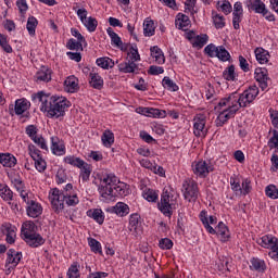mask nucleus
Segmentation results:
<instances>
[{"mask_svg": "<svg viewBox=\"0 0 278 278\" xmlns=\"http://www.w3.org/2000/svg\"><path fill=\"white\" fill-rule=\"evenodd\" d=\"M98 190L102 201L108 203L114 201L115 197H127L129 185L118 180L114 174H106L101 178Z\"/></svg>", "mask_w": 278, "mask_h": 278, "instance_id": "1", "label": "nucleus"}, {"mask_svg": "<svg viewBox=\"0 0 278 278\" xmlns=\"http://www.w3.org/2000/svg\"><path fill=\"white\" fill-rule=\"evenodd\" d=\"M35 99L41 103L40 111L47 112L48 118H60L66 114L71 102L64 97L48 96L45 91H39Z\"/></svg>", "mask_w": 278, "mask_h": 278, "instance_id": "2", "label": "nucleus"}, {"mask_svg": "<svg viewBox=\"0 0 278 278\" xmlns=\"http://www.w3.org/2000/svg\"><path fill=\"white\" fill-rule=\"evenodd\" d=\"M49 199L55 214H60L64 210V203L72 207L79 204V197H77L75 189H73V184H67L63 190L53 189Z\"/></svg>", "mask_w": 278, "mask_h": 278, "instance_id": "3", "label": "nucleus"}, {"mask_svg": "<svg viewBox=\"0 0 278 278\" xmlns=\"http://www.w3.org/2000/svg\"><path fill=\"white\" fill-rule=\"evenodd\" d=\"M21 238L31 249L42 247L46 240L42 235L38 233V226L31 220L25 222L21 228Z\"/></svg>", "mask_w": 278, "mask_h": 278, "instance_id": "4", "label": "nucleus"}, {"mask_svg": "<svg viewBox=\"0 0 278 278\" xmlns=\"http://www.w3.org/2000/svg\"><path fill=\"white\" fill-rule=\"evenodd\" d=\"M175 203L176 200L174 199L173 192L168 191V189H164L161 201L157 204L160 212L170 218L173 216V210H175Z\"/></svg>", "mask_w": 278, "mask_h": 278, "instance_id": "5", "label": "nucleus"}, {"mask_svg": "<svg viewBox=\"0 0 278 278\" xmlns=\"http://www.w3.org/2000/svg\"><path fill=\"white\" fill-rule=\"evenodd\" d=\"M185 201L189 203H194L199 199V184L192 179H186L182 182L181 189Z\"/></svg>", "mask_w": 278, "mask_h": 278, "instance_id": "6", "label": "nucleus"}, {"mask_svg": "<svg viewBox=\"0 0 278 278\" xmlns=\"http://www.w3.org/2000/svg\"><path fill=\"white\" fill-rule=\"evenodd\" d=\"M240 93L232 92L228 97L222 99L218 102V108H227V112H230V114H237L238 110H240Z\"/></svg>", "mask_w": 278, "mask_h": 278, "instance_id": "7", "label": "nucleus"}, {"mask_svg": "<svg viewBox=\"0 0 278 278\" xmlns=\"http://www.w3.org/2000/svg\"><path fill=\"white\" fill-rule=\"evenodd\" d=\"M130 60L128 62H122L118 64V71L121 73H136L138 71V64L136 62H139L140 54L138 53V49H130L129 52Z\"/></svg>", "mask_w": 278, "mask_h": 278, "instance_id": "8", "label": "nucleus"}, {"mask_svg": "<svg viewBox=\"0 0 278 278\" xmlns=\"http://www.w3.org/2000/svg\"><path fill=\"white\" fill-rule=\"evenodd\" d=\"M258 244L264 249H271L269 257L275 262H278V239L273 236H264L258 240Z\"/></svg>", "mask_w": 278, "mask_h": 278, "instance_id": "9", "label": "nucleus"}, {"mask_svg": "<svg viewBox=\"0 0 278 278\" xmlns=\"http://www.w3.org/2000/svg\"><path fill=\"white\" fill-rule=\"evenodd\" d=\"M257 94H260V88L255 85L250 86L242 93L239 94L241 102L239 103L240 108H247V105H251L257 99Z\"/></svg>", "mask_w": 278, "mask_h": 278, "instance_id": "10", "label": "nucleus"}, {"mask_svg": "<svg viewBox=\"0 0 278 278\" xmlns=\"http://www.w3.org/2000/svg\"><path fill=\"white\" fill-rule=\"evenodd\" d=\"M192 170L197 177H200V179H205L210 173H214V165L205 161H199L192 163Z\"/></svg>", "mask_w": 278, "mask_h": 278, "instance_id": "11", "label": "nucleus"}, {"mask_svg": "<svg viewBox=\"0 0 278 278\" xmlns=\"http://www.w3.org/2000/svg\"><path fill=\"white\" fill-rule=\"evenodd\" d=\"M29 108H31V103L27 101V99L22 98L15 101V105L11 104L9 106V113L11 116H14V114H16V116H21L22 114H25Z\"/></svg>", "mask_w": 278, "mask_h": 278, "instance_id": "12", "label": "nucleus"}, {"mask_svg": "<svg viewBox=\"0 0 278 278\" xmlns=\"http://www.w3.org/2000/svg\"><path fill=\"white\" fill-rule=\"evenodd\" d=\"M137 114H141L142 116H149L150 118H165L166 111H161L159 109L153 108H144L139 106L136 110Z\"/></svg>", "mask_w": 278, "mask_h": 278, "instance_id": "13", "label": "nucleus"}, {"mask_svg": "<svg viewBox=\"0 0 278 278\" xmlns=\"http://www.w3.org/2000/svg\"><path fill=\"white\" fill-rule=\"evenodd\" d=\"M254 75L256 81L260 84L261 90H266V88H268V81H270V77H268V70L265 67H258L255 70Z\"/></svg>", "mask_w": 278, "mask_h": 278, "instance_id": "14", "label": "nucleus"}, {"mask_svg": "<svg viewBox=\"0 0 278 278\" xmlns=\"http://www.w3.org/2000/svg\"><path fill=\"white\" fill-rule=\"evenodd\" d=\"M194 124H193V134L198 138H205V116L200 115L198 117H194Z\"/></svg>", "mask_w": 278, "mask_h": 278, "instance_id": "15", "label": "nucleus"}, {"mask_svg": "<svg viewBox=\"0 0 278 278\" xmlns=\"http://www.w3.org/2000/svg\"><path fill=\"white\" fill-rule=\"evenodd\" d=\"M26 214L29 218H38L42 215V204L35 200L26 206Z\"/></svg>", "mask_w": 278, "mask_h": 278, "instance_id": "16", "label": "nucleus"}, {"mask_svg": "<svg viewBox=\"0 0 278 278\" xmlns=\"http://www.w3.org/2000/svg\"><path fill=\"white\" fill-rule=\"evenodd\" d=\"M87 216L92 218L98 223V225H103L105 223V215L101 208H91L87 211Z\"/></svg>", "mask_w": 278, "mask_h": 278, "instance_id": "17", "label": "nucleus"}, {"mask_svg": "<svg viewBox=\"0 0 278 278\" xmlns=\"http://www.w3.org/2000/svg\"><path fill=\"white\" fill-rule=\"evenodd\" d=\"M89 77V84L91 88H94V90H103V78L101 77V75H99V73L90 72Z\"/></svg>", "mask_w": 278, "mask_h": 278, "instance_id": "18", "label": "nucleus"}, {"mask_svg": "<svg viewBox=\"0 0 278 278\" xmlns=\"http://www.w3.org/2000/svg\"><path fill=\"white\" fill-rule=\"evenodd\" d=\"M106 34L110 36L111 42H112V45H114V47H117L122 51H125L127 49V47H123V40L121 39L118 34H116L114 31V29L112 27H109L106 29Z\"/></svg>", "mask_w": 278, "mask_h": 278, "instance_id": "19", "label": "nucleus"}, {"mask_svg": "<svg viewBox=\"0 0 278 278\" xmlns=\"http://www.w3.org/2000/svg\"><path fill=\"white\" fill-rule=\"evenodd\" d=\"M8 258L7 264H12L14 268L18 266V263L21 262V258L23 257V254L20 252H16L14 249H10L8 251Z\"/></svg>", "mask_w": 278, "mask_h": 278, "instance_id": "20", "label": "nucleus"}, {"mask_svg": "<svg viewBox=\"0 0 278 278\" xmlns=\"http://www.w3.org/2000/svg\"><path fill=\"white\" fill-rule=\"evenodd\" d=\"M51 151L54 155H64L66 153V150L64 148V144L60 142V138L58 137H52L51 138Z\"/></svg>", "mask_w": 278, "mask_h": 278, "instance_id": "21", "label": "nucleus"}, {"mask_svg": "<svg viewBox=\"0 0 278 278\" xmlns=\"http://www.w3.org/2000/svg\"><path fill=\"white\" fill-rule=\"evenodd\" d=\"M0 164L7 168H14L16 166V157L10 153L0 154Z\"/></svg>", "mask_w": 278, "mask_h": 278, "instance_id": "22", "label": "nucleus"}, {"mask_svg": "<svg viewBox=\"0 0 278 278\" xmlns=\"http://www.w3.org/2000/svg\"><path fill=\"white\" fill-rule=\"evenodd\" d=\"M254 53L258 64H268V60H270V53L268 50L256 48Z\"/></svg>", "mask_w": 278, "mask_h": 278, "instance_id": "23", "label": "nucleus"}, {"mask_svg": "<svg viewBox=\"0 0 278 278\" xmlns=\"http://www.w3.org/2000/svg\"><path fill=\"white\" fill-rule=\"evenodd\" d=\"M250 268L252 270H256V273H266V262L258 257H253L250 261Z\"/></svg>", "mask_w": 278, "mask_h": 278, "instance_id": "24", "label": "nucleus"}, {"mask_svg": "<svg viewBox=\"0 0 278 278\" xmlns=\"http://www.w3.org/2000/svg\"><path fill=\"white\" fill-rule=\"evenodd\" d=\"M64 86L67 92H77L79 90V83L75 76H68L64 81Z\"/></svg>", "mask_w": 278, "mask_h": 278, "instance_id": "25", "label": "nucleus"}, {"mask_svg": "<svg viewBox=\"0 0 278 278\" xmlns=\"http://www.w3.org/2000/svg\"><path fill=\"white\" fill-rule=\"evenodd\" d=\"M235 116L236 114H231V111H227V109H225L215 119L216 127H223V125H225L229 118H233Z\"/></svg>", "mask_w": 278, "mask_h": 278, "instance_id": "26", "label": "nucleus"}, {"mask_svg": "<svg viewBox=\"0 0 278 278\" xmlns=\"http://www.w3.org/2000/svg\"><path fill=\"white\" fill-rule=\"evenodd\" d=\"M151 56L154 58L156 64H165L166 58L164 56V52L160 47L153 46L150 48Z\"/></svg>", "mask_w": 278, "mask_h": 278, "instance_id": "27", "label": "nucleus"}, {"mask_svg": "<svg viewBox=\"0 0 278 278\" xmlns=\"http://www.w3.org/2000/svg\"><path fill=\"white\" fill-rule=\"evenodd\" d=\"M143 35L149 38H151V36H155V22L149 17L143 22Z\"/></svg>", "mask_w": 278, "mask_h": 278, "instance_id": "28", "label": "nucleus"}, {"mask_svg": "<svg viewBox=\"0 0 278 278\" xmlns=\"http://www.w3.org/2000/svg\"><path fill=\"white\" fill-rule=\"evenodd\" d=\"M78 168L80 169L79 177L81 181H90V175H92V165L85 162Z\"/></svg>", "mask_w": 278, "mask_h": 278, "instance_id": "29", "label": "nucleus"}, {"mask_svg": "<svg viewBox=\"0 0 278 278\" xmlns=\"http://www.w3.org/2000/svg\"><path fill=\"white\" fill-rule=\"evenodd\" d=\"M113 214H116L117 216H127L129 214V205H127L124 202H117L113 207H112Z\"/></svg>", "mask_w": 278, "mask_h": 278, "instance_id": "30", "label": "nucleus"}, {"mask_svg": "<svg viewBox=\"0 0 278 278\" xmlns=\"http://www.w3.org/2000/svg\"><path fill=\"white\" fill-rule=\"evenodd\" d=\"M0 197L4 201H12L14 199V192L5 184H0Z\"/></svg>", "mask_w": 278, "mask_h": 278, "instance_id": "31", "label": "nucleus"}, {"mask_svg": "<svg viewBox=\"0 0 278 278\" xmlns=\"http://www.w3.org/2000/svg\"><path fill=\"white\" fill-rule=\"evenodd\" d=\"M190 25V17L186 14H178L176 18V27L177 29H182V31H186L188 29V26Z\"/></svg>", "mask_w": 278, "mask_h": 278, "instance_id": "32", "label": "nucleus"}, {"mask_svg": "<svg viewBox=\"0 0 278 278\" xmlns=\"http://www.w3.org/2000/svg\"><path fill=\"white\" fill-rule=\"evenodd\" d=\"M2 233L7 236L8 244H14L16 242V230L12 226H4L2 229Z\"/></svg>", "mask_w": 278, "mask_h": 278, "instance_id": "33", "label": "nucleus"}, {"mask_svg": "<svg viewBox=\"0 0 278 278\" xmlns=\"http://www.w3.org/2000/svg\"><path fill=\"white\" fill-rule=\"evenodd\" d=\"M63 162L70 164V166H74V168H80L86 161L75 155H67L63 159Z\"/></svg>", "mask_w": 278, "mask_h": 278, "instance_id": "34", "label": "nucleus"}, {"mask_svg": "<svg viewBox=\"0 0 278 278\" xmlns=\"http://www.w3.org/2000/svg\"><path fill=\"white\" fill-rule=\"evenodd\" d=\"M97 66H100V68H103L104 71H108L109 68H114V60L103 56L96 60Z\"/></svg>", "mask_w": 278, "mask_h": 278, "instance_id": "35", "label": "nucleus"}, {"mask_svg": "<svg viewBox=\"0 0 278 278\" xmlns=\"http://www.w3.org/2000/svg\"><path fill=\"white\" fill-rule=\"evenodd\" d=\"M138 225H140V215H138V213L131 214L128 225L129 231L131 233H138Z\"/></svg>", "mask_w": 278, "mask_h": 278, "instance_id": "36", "label": "nucleus"}, {"mask_svg": "<svg viewBox=\"0 0 278 278\" xmlns=\"http://www.w3.org/2000/svg\"><path fill=\"white\" fill-rule=\"evenodd\" d=\"M249 8L256 14H263V12L266 9V4H264V2H262V0H252L249 3Z\"/></svg>", "mask_w": 278, "mask_h": 278, "instance_id": "37", "label": "nucleus"}, {"mask_svg": "<svg viewBox=\"0 0 278 278\" xmlns=\"http://www.w3.org/2000/svg\"><path fill=\"white\" fill-rule=\"evenodd\" d=\"M210 37L206 34L195 36V39L192 41V47L198 49H203L207 45Z\"/></svg>", "mask_w": 278, "mask_h": 278, "instance_id": "38", "label": "nucleus"}, {"mask_svg": "<svg viewBox=\"0 0 278 278\" xmlns=\"http://www.w3.org/2000/svg\"><path fill=\"white\" fill-rule=\"evenodd\" d=\"M162 86L165 88V90H169V92H177V90H179V86H177L168 76L163 78Z\"/></svg>", "mask_w": 278, "mask_h": 278, "instance_id": "39", "label": "nucleus"}, {"mask_svg": "<svg viewBox=\"0 0 278 278\" xmlns=\"http://www.w3.org/2000/svg\"><path fill=\"white\" fill-rule=\"evenodd\" d=\"M223 77L226 79V81H236V77L238 75L236 74V66L230 65L223 72Z\"/></svg>", "mask_w": 278, "mask_h": 278, "instance_id": "40", "label": "nucleus"}, {"mask_svg": "<svg viewBox=\"0 0 278 278\" xmlns=\"http://www.w3.org/2000/svg\"><path fill=\"white\" fill-rule=\"evenodd\" d=\"M36 27H38V20L35 16H29L26 24L29 36H36Z\"/></svg>", "mask_w": 278, "mask_h": 278, "instance_id": "41", "label": "nucleus"}, {"mask_svg": "<svg viewBox=\"0 0 278 278\" xmlns=\"http://www.w3.org/2000/svg\"><path fill=\"white\" fill-rule=\"evenodd\" d=\"M101 140L106 148L112 147V144H114V132H112V130H104Z\"/></svg>", "mask_w": 278, "mask_h": 278, "instance_id": "42", "label": "nucleus"}, {"mask_svg": "<svg viewBox=\"0 0 278 278\" xmlns=\"http://www.w3.org/2000/svg\"><path fill=\"white\" fill-rule=\"evenodd\" d=\"M80 265L78 262H74L68 270H67V277L68 278H81V274H79Z\"/></svg>", "mask_w": 278, "mask_h": 278, "instance_id": "43", "label": "nucleus"}, {"mask_svg": "<svg viewBox=\"0 0 278 278\" xmlns=\"http://www.w3.org/2000/svg\"><path fill=\"white\" fill-rule=\"evenodd\" d=\"M84 41L70 39L66 43V47L70 49V51H84Z\"/></svg>", "mask_w": 278, "mask_h": 278, "instance_id": "44", "label": "nucleus"}, {"mask_svg": "<svg viewBox=\"0 0 278 278\" xmlns=\"http://www.w3.org/2000/svg\"><path fill=\"white\" fill-rule=\"evenodd\" d=\"M215 58H218L220 62H229V60H231V54L225 49V46H219Z\"/></svg>", "mask_w": 278, "mask_h": 278, "instance_id": "45", "label": "nucleus"}, {"mask_svg": "<svg viewBox=\"0 0 278 278\" xmlns=\"http://www.w3.org/2000/svg\"><path fill=\"white\" fill-rule=\"evenodd\" d=\"M83 25H85V27L89 30V31H97V27L99 25V22L97 21V18L90 16L87 20H85L83 22Z\"/></svg>", "mask_w": 278, "mask_h": 278, "instance_id": "46", "label": "nucleus"}, {"mask_svg": "<svg viewBox=\"0 0 278 278\" xmlns=\"http://www.w3.org/2000/svg\"><path fill=\"white\" fill-rule=\"evenodd\" d=\"M37 81H51V70H41L36 74Z\"/></svg>", "mask_w": 278, "mask_h": 278, "instance_id": "47", "label": "nucleus"}, {"mask_svg": "<svg viewBox=\"0 0 278 278\" xmlns=\"http://www.w3.org/2000/svg\"><path fill=\"white\" fill-rule=\"evenodd\" d=\"M0 47L4 51V53H12L14 50L10 42L8 41V36L0 34Z\"/></svg>", "mask_w": 278, "mask_h": 278, "instance_id": "48", "label": "nucleus"}, {"mask_svg": "<svg viewBox=\"0 0 278 278\" xmlns=\"http://www.w3.org/2000/svg\"><path fill=\"white\" fill-rule=\"evenodd\" d=\"M157 197L159 194L153 189H146L143 191V199H146V201H149V203H155L157 201Z\"/></svg>", "mask_w": 278, "mask_h": 278, "instance_id": "49", "label": "nucleus"}, {"mask_svg": "<svg viewBox=\"0 0 278 278\" xmlns=\"http://www.w3.org/2000/svg\"><path fill=\"white\" fill-rule=\"evenodd\" d=\"M213 24H214V27H216L217 29H223V27H225L226 25L225 16L218 13L213 14Z\"/></svg>", "mask_w": 278, "mask_h": 278, "instance_id": "50", "label": "nucleus"}, {"mask_svg": "<svg viewBox=\"0 0 278 278\" xmlns=\"http://www.w3.org/2000/svg\"><path fill=\"white\" fill-rule=\"evenodd\" d=\"M20 197L26 203V206L34 203L36 200L34 199V194L31 192H28L26 190L20 191Z\"/></svg>", "mask_w": 278, "mask_h": 278, "instance_id": "51", "label": "nucleus"}, {"mask_svg": "<svg viewBox=\"0 0 278 278\" xmlns=\"http://www.w3.org/2000/svg\"><path fill=\"white\" fill-rule=\"evenodd\" d=\"M217 269L219 273H229L231 269L229 268V260L227 258H219L217 262Z\"/></svg>", "mask_w": 278, "mask_h": 278, "instance_id": "52", "label": "nucleus"}, {"mask_svg": "<svg viewBox=\"0 0 278 278\" xmlns=\"http://www.w3.org/2000/svg\"><path fill=\"white\" fill-rule=\"evenodd\" d=\"M219 46L216 47L214 43H210L204 48V53L208 55V58H216L218 53Z\"/></svg>", "mask_w": 278, "mask_h": 278, "instance_id": "53", "label": "nucleus"}, {"mask_svg": "<svg viewBox=\"0 0 278 278\" xmlns=\"http://www.w3.org/2000/svg\"><path fill=\"white\" fill-rule=\"evenodd\" d=\"M265 194L269 199H278V189L275 185H268L265 189Z\"/></svg>", "mask_w": 278, "mask_h": 278, "instance_id": "54", "label": "nucleus"}, {"mask_svg": "<svg viewBox=\"0 0 278 278\" xmlns=\"http://www.w3.org/2000/svg\"><path fill=\"white\" fill-rule=\"evenodd\" d=\"M12 184L16 188L17 192H23L25 190V182L21 176H15L12 178Z\"/></svg>", "mask_w": 278, "mask_h": 278, "instance_id": "55", "label": "nucleus"}, {"mask_svg": "<svg viewBox=\"0 0 278 278\" xmlns=\"http://www.w3.org/2000/svg\"><path fill=\"white\" fill-rule=\"evenodd\" d=\"M216 231L217 236H220L222 238H227V233H229V228H227V225H225V223L219 222Z\"/></svg>", "mask_w": 278, "mask_h": 278, "instance_id": "56", "label": "nucleus"}, {"mask_svg": "<svg viewBox=\"0 0 278 278\" xmlns=\"http://www.w3.org/2000/svg\"><path fill=\"white\" fill-rule=\"evenodd\" d=\"M241 194H243V197H247V194H249L252 190V187H251V180L249 178H245L242 180V184H241Z\"/></svg>", "mask_w": 278, "mask_h": 278, "instance_id": "57", "label": "nucleus"}, {"mask_svg": "<svg viewBox=\"0 0 278 278\" xmlns=\"http://www.w3.org/2000/svg\"><path fill=\"white\" fill-rule=\"evenodd\" d=\"M89 247L93 253H102L101 251V242L97 239L90 238L89 239Z\"/></svg>", "mask_w": 278, "mask_h": 278, "instance_id": "58", "label": "nucleus"}, {"mask_svg": "<svg viewBox=\"0 0 278 278\" xmlns=\"http://www.w3.org/2000/svg\"><path fill=\"white\" fill-rule=\"evenodd\" d=\"M267 146L269 149H277L278 148V131L273 130V136L269 138Z\"/></svg>", "mask_w": 278, "mask_h": 278, "instance_id": "59", "label": "nucleus"}, {"mask_svg": "<svg viewBox=\"0 0 278 278\" xmlns=\"http://www.w3.org/2000/svg\"><path fill=\"white\" fill-rule=\"evenodd\" d=\"M160 249H163L164 251H168L173 249V240L168 238L161 239L159 242Z\"/></svg>", "mask_w": 278, "mask_h": 278, "instance_id": "60", "label": "nucleus"}, {"mask_svg": "<svg viewBox=\"0 0 278 278\" xmlns=\"http://www.w3.org/2000/svg\"><path fill=\"white\" fill-rule=\"evenodd\" d=\"M26 134L30 140H34L36 137H38V127L36 125H28L26 127Z\"/></svg>", "mask_w": 278, "mask_h": 278, "instance_id": "61", "label": "nucleus"}, {"mask_svg": "<svg viewBox=\"0 0 278 278\" xmlns=\"http://www.w3.org/2000/svg\"><path fill=\"white\" fill-rule=\"evenodd\" d=\"M35 167L38 173H45V170H47V161H45L42 157L35 161Z\"/></svg>", "mask_w": 278, "mask_h": 278, "instance_id": "62", "label": "nucleus"}, {"mask_svg": "<svg viewBox=\"0 0 278 278\" xmlns=\"http://www.w3.org/2000/svg\"><path fill=\"white\" fill-rule=\"evenodd\" d=\"M29 155L33 157L34 162L40 160L42 156L40 155V150L36 149L34 146L28 147Z\"/></svg>", "mask_w": 278, "mask_h": 278, "instance_id": "63", "label": "nucleus"}, {"mask_svg": "<svg viewBox=\"0 0 278 278\" xmlns=\"http://www.w3.org/2000/svg\"><path fill=\"white\" fill-rule=\"evenodd\" d=\"M217 5H219L222 12H224V14H231V3H229V1L224 0L223 3L218 2Z\"/></svg>", "mask_w": 278, "mask_h": 278, "instance_id": "64", "label": "nucleus"}]
</instances>
